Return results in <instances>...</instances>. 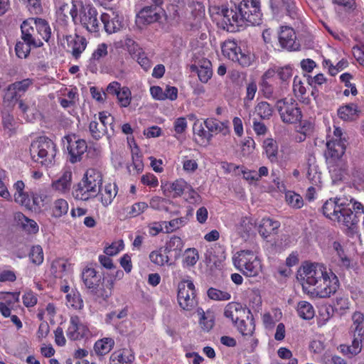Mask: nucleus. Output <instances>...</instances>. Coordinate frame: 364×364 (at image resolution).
Masks as SVG:
<instances>
[{
    "mask_svg": "<svg viewBox=\"0 0 364 364\" xmlns=\"http://www.w3.org/2000/svg\"><path fill=\"white\" fill-rule=\"evenodd\" d=\"M302 289L310 298L328 299L340 287L337 275L322 263L304 262L297 272Z\"/></svg>",
    "mask_w": 364,
    "mask_h": 364,
    "instance_id": "1",
    "label": "nucleus"
},
{
    "mask_svg": "<svg viewBox=\"0 0 364 364\" xmlns=\"http://www.w3.org/2000/svg\"><path fill=\"white\" fill-rule=\"evenodd\" d=\"M209 11L217 26L229 32H234L240 27L259 24L262 17L259 0H243L230 9L224 5L213 6Z\"/></svg>",
    "mask_w": 364,
    "mask_h": 364,
    "instance_id": "2",
    "label": "nucleus"
},
{
    "mask_svg": "<svg viewBox=\"0 0 364 364\" xmlns=\"http://www.w3.org/2000/svg\"><path fill=\"white\" fill-rule=\"evenodd\" d=\"M352 209L363 210V205L346 198H334L327 200L323 207V213L329 220L337 222L342 228L353 230L358 220Z\"/></svg>",
    "mask_w": 364,
    "mask_h": 364,
    "instance_id": "3",
    "label": "nucleus"
},
{
    "mask_svg": "<svg viewBox=\"0 0 364 364\" xmlns=\"http://www.w3.org/2000/svg\"><path fill=\"white\" fill-rule=\"evenodd\" d=\"M87 0H73L70 14L75 25H80L88 32H98L101 26L96 9Z\"/></svg>",
    "mask_w": 364,
    "mask_h": 364,
    "instance_id": "4",
    "label": "nucleus"
},
{
    "mask_svg": "<svg viewBox=\"0 0 364 364\" xmlns=\"http://www.w3.org/2000/svg\"><path fill=\"white\" fill-rule=\"evenodd\" d=\"M29 153L33 161L48 167L55 162L57 148L50 139L46 136H41L32 140Z\"/></svg>",
    "mask_w": 364,
    "mask_h": 364,
    "instance_id": "5",
    "label": "nucleus"
},
{
    "mask_svg": "<svg viewBox=\"0 0 364 364\" xmlns=\"http://www.w3.org/2000/svg\"><path fill=\"white\" fill-rule=\"evenodd\" d=\"M102 183V175L99 170L87 169L74 191V197L77 200H87L97 195Z\"/></svg>",
    "mask_w": 364,
    "mask_h": 364,
    "instance_id": "6",
    "label": "nucleus"
},
{
    "mask_svg": "<svg viewBox=\"0 0 364 364\" xmlns=\"http://www.w3.org/2000/svg\"><path fill=\"white\" fill-rule=\"evenodd\" d=\"M232 262L235 267L247 277H256L262 271V262L256 250L237 252L232 257Z\"/></svg>",
    "mask_w": 364,
    "mask_h": 364,
    "instance_id": "7",
    "label": "nucleus"
},
{
    "mask_svg": "<svg viewBox=\"0 0 364 364\" xmlns=\"http://www.w3.org/2000/svg\"><path fill=\"white\" fill-rule=\"evenodd\" d=\"M222 52L229 60L237 62L243 67L250 66L254 60V55L247 50H242L235 41L228 40L222 46Z\"/></svg>",
    "mask_w": 364,
    "mask_h": 364,
    "instance_id": "8",
    "label": "nucleus"
},
{
    "mask_svg": "<svg viewBox=\"0 0 364 364\" xmlns=\"http://www.w3.org/2000/svg\"><path fill=\"white\" fill-rule=\"evenodd\" d=\"M326 147L325 155L329 162L339 159L344 154L345 139L342 138V131L339 127L334 128L333 136H328Z\"/></svg>",
    "mask_w": 364,
    "mask_h": 364,
    "instance_id": "9",
    "label": "nucleus"
},
{
    "mask_svg": "<svg viewBox=\"0 0 364 364\" xmlns=\"http://www.w3.org/2000/svg\"><path fill=\"white\" fill-rule=\"evenodd\" d=\"M178 302L181 309L191 311L197 305L195 286L191 280H183L178 284Z\"/></svg>",
    "mask_w": 364,
    "mask_h": 364,
    "instance_id": "10",
    "label": "nucleus"
},
{
    "mask_svg": "<svg viewBox=\"0 0 364 364\" xmlns=\"http://www.w3.org/2000/svg\"><path fill=\"white\" fill-rule=\"evenodd\" d=\"M277 108L282 121L285 123H296L301 118V112L297 103L291 98L279 100Z\"/></svg>",
    "mask_w": 364,
    "mask_h": 364,
    "instance_id": "11",
    "label": "nucleus"
},
{
    "mask_svg": "<svg viewBox=\"0 0 364 364\" xmlns=\"http://www.w3.org/2000/svg\"><path fill=\"white\" fill-rule=\"evenodd\" d=\"M63 143L66 145L70 156V161L73 164L80 161L82 156L87 151V143L75 134L65 136Z\"/></svg>",
    "mask_w": 364,
    "mask_h": 364,
    "instance_id": "12",
    "label": "nucleus"
},
{
    "mask_svg": "<svg viewBox=\"0 0 364 364\" xmlns=\"http://www.w3.org/2000/svg\"><path fill=\"white\" fill-rule=\"evenodd\" d=\"M66 336L70 341H81L92 336L88 326L83 323L77 316H70Z\"/></svg>",
    "mask_w": 364,
    "mask_h": 364,
    "instance_id": "13",
    "label": "nucleus"
},
{
    "mask_svg": "<svg viewBox=\"0 0 364 364\" xmlns=\"http://www.w3.org/2000/svg\"><path fill=\"white\" fill-rule=\"evenodd\" d=\"M73 183V173L70 168H63L55 179L51 182V189L60 194L67 195L70 193Z\"/></svg>",
    "mask_w": 364,
    "mask_h": 364,
    "instance_id": "14",
    "label": "nucleus"
},
{
    "mask_svg": "<svg viewBox=\"0 0 364 364\" xmlns=\"http://www.w3.org/2000/svg\"><path fill=\"white\" fill-rule=\"evenodd\" d=\"M21 38L25 42L33 44V47H41L43 43L41 39L36 36V18H30L25 20L21 26Z\"/></svg>",
    "mask_w": 364,
    "mask_h": 364,
    "instance_id": "15",
    "label": "nucleus"
},
{
    "mask_svg": "<svg viewBox=\"0 0 364 364\" xmlns=\"http://www.w3.org/2000/svg\"><path fill=\"white\" fill-rule=\"evenodd\" d=\"M278 41L283 49L289 51L296 50L299 48L296 42V36L294 30L289 26H281L278 33Z\"/></svg>",
    "mask_w": 364,
    "mask_h": 364,
    "instance_id": "16",
    "label": "nucleus"
},
{
    "mask_svg": "<svg viewBox=\"0 0 364 364\" xmlns=\"http://www.w3.org/2000/svg\"><path fill=\"white\" fill-rule=\"evenodd\" d=\"M161 10L157 6H145L136 15V22L139 26L158 21L161 16Z\"/></svg>",
    "mask_w": 364,
    "mask_h": 364,
    "instance_id": "17",
    "label": "nucleus"
},
{
    "mask_svg": "<svg viewBox=\"0 0 364 364\" xmlns=\"http://www.w3.org/2000/svg\"><path fill=\"white\" fill-rule=\"evenodd\" d=\"M271 8L275 15L285 11L293 19L299 16L294 0H271Z\"/></svg>",
    "mask_w": 364,
    "mask_h": 364,
    "instance_id": "18",
    "label": "nucleus"
},
{
    "mask_svg": "<svg viewBox=\"0 0 364 364\" xmlns=\"http://www.w3.org/2000/svg\"><path fill=\"white\" fill-rule=\"evenodd\" d=\"M100 18L108 33H115L123 27L122 18L113 11H111V14L103 13Z\"/></svg>",
    "mask_w": 364,
    "mask_h": 364,
    "instance_id": "19",
    "label": "nucleus"
},
{
    "mask_svg": "<svg viewBox=\"0 0 364 364\" xmlns=\"http://www.w3.org/2000/svg\"><path fill=\"white\" fill-rule=\"evenodd\" d=\"M246 313H250V311H247L241 304L237 302H230L224 309V316L235 324L244 318Z\"/></svg>",
    "mask_w": 364,
    "mask_h": 364,
    "instance_id": "20",
    "label": "nucleus"
},
{
    "mask_svg": "<svg viewBox=\"0 0 364 364\" xmlns=\"http://www.w3.org/2000/svg\"><path fill=\"white\" fill-rule=\"evenodd\" d=\"M18 107L24 118L28 122H32L40 116L36 100L32 98L19 100Z\"/></svg>",
    "mask_w": 364,
    "mask_h": 364,
    "instance_id": "21",
    "label": "nucleus"
},
{
    "mask_svg": "<svg viewBox=\"0 0 364 364\" xmlns=\"http://www.w3.org/2000/svg\"><path fill=\"white\" fill-rule=\"evenodd\" d=\"M68 47L70 49L73 55L75 58H78L81 53L85 50L87 47V41L85 38L75 36H67L65 37Z\"/></svg>",
    "mask_w": 364,
    "mask_h": 364,
    "instance_id": "22",
    "label": "nucleus"
},
{
    "mask_svg": "<svg viewBox=\"0 0 364 364\" xmlns=\"http://www.w3.org/2000/svg\"><path fill=\"white\" fill-rule=\"evenodd\" d=\"M50 271L55 277H63L73 272V264L67 259L58 258L52 262Z\"/></svg>",
    "mask_w": 364,
    "mask_h": 364,
    "instance_id": "23",
    "label": "nucleus"
},
{
    "mask_svg": "<svg viewBox=\"0 0 364 364\" xmlns=\"http://www.w3.org/2000/svg\"><path fill=\"white\" fill-rule=\"evenodd\" d=\"M280 227V223L269 217L263 218L257 225V230L259 235L267 238L274 233Z\"/></svg>",
    "mask_w": 364,
    "mask_h": 364,
    "instance_id": "24",
    "label": "nucleus"
},
{
    "mask_svg": "<svg viewBox=\"0 0 364 364\" xmlns=\"http://www.w3.org/2000/svg\"><path fill=\"white\" fill-rule=\"evenodd\" d=\"M25 183L21 180L17 181L14 183V200L20 205L29 207L31 200L28 193L25 191Z\"/></svg>",
    "mask_w": 364,
    "mask_h": 364,
    "instance_id": "25",
    "label": "nucleus"
},
{
    "mask_svg": "<svg viewBox=\"0 0 364 364\" xmlns=\"http://www.w3.org/2000/svg\"><path fill=\"white\" fill-rule=\"evenodd\" d=\"M114 46L116 49L122 48L127 51L129 55L135 58V55L141 52L142 49L139 44L129 36H126L123 39L114 43Z\"/></svg>",
    "mask_w": 364,
    "mask_h": 364,
    "instance_id": "26",
    "label": "nucleus"
},
{
    "mask_svg": "<svg viewBox=\"0 0 364 364\" xmlns=\"http://www.w3.org/2000/svg\"><path fill=\"white\" fill-rule=\"evenodd\" d=\"M350 332L353 336L364 338V314L358 311L351 315Z\"/></svg>",
    "mask_w": 364,
    "mask_h": 364,
    "instance_id": "27",
    "label": "nucleus"
},
{
    "mask_svg": "<svg viewBox=\"0 0 364 364\" xmlns=\"http://www.w3.org/2000/svg\"><path fill=\"white\" fill-rule=\"evenodd\" d=\"M59 102L63 108L73 107L77 99V89L75 87H64L59 91Z\"/></svg>",
    "mask_w": 364,
    "mask_h": 364,
    "instance_id": "28",
    "label": "nucleus"
},
{
    "mask_svg": "<svg viewBox=\"0 0 364 364\" xmlns=\"http://www.w3.org/2000/svg\"><path fill=\"white\" fill-rule=\"evenodd\" d=\"M117 194V186L115 183L106 184L99 192L100 200L103 206H109Z\"/></svg>",
    "mask_w": 364,
    "mask_h": 364,
    "instance_id": "29",
    "label": "nucleus"
},
{
    "mask_svg": "<svg viewBox=\"0 0 364 364\" xmlns=\"http://www.w3.org/2000/svg\"><path fill=\"white\" fill-rule=\"evenodd\" d=\"M262 149L264 154L270 162L277 161L279 147L276 140L272 138L265 139L262 142Z\"/></svg>",
    "mask_w": 364,
    "mask_h": 364,
    "instance_id": "30",
    "label": "nucleus"
},
{
    "mask_svg": "<svg viewBox=\"0 0 364 364\" xmlns=\"http://www.w3.org/2000/svg\"><path fill=\"white\" fill-rule=\"evenodd\" d=\"M14 219L17 224L20 225L26 232L28 233L38 232L39 228L36 222L33 220L28 218L22 213H16L14 214Z\"/></svg>",
    "mask_w": 364,
    "mask_h": 364,
    "instance_id": "31",
    "label": "nucleus"
},
{
    "mask_svg": "<svg viewBox=\"0 0 364 364\" xmlns=\"http://www.w3.org/2000/svg\"><path fill=\"white\" fill-rule=\"evenodd\" d=\"M81 279L87 289H95L98 285L99 279L97 277V272L92 267L87 266L83 268Z\"/></svg>",
    "mask_w": 364,
    "mask_h": 364,
    "instance_id": "32",
    "label": "nucleus"
},
{
    "mask_svg": "<svg viewBox=\"0 0 364 364\" xmlns=\"http://www.w3.org/2000/svg\"><path fill=\"white\" fill-rule=\"evenodd\" d=\"M257 226L255 220L251 217H245L241 219L236 230L242 237H245L253 234Z\"/></svg>",
    "mask_w": 364,
    "mask_h": 364,
    "instance_id": "33",
    "label": "nucleus"
},
{
    "mask_svg": "<svg viewBox=\"0 0 364 364\" xmlns=\"http://www.w3.org/2000/svg\"><path fill=\"white\" fill-rule=\"evenodd\" d=\"M8 296L10 298L6 297L4 300L0 301V313L5 318L11 316L14 304L19 301L20 293H9Z\"/></svg>",
    "mask_w": 364,
    "mask_h": 364,
    "instance_id": "34",
    "label": "nucleus"
},
{
    "mask_svg": "<svg viewBox=\"0 0 364 364\" xmlns=\"http://www.w3.org/2000/svg\"><path fill=\"white\" fill-rule=\"evenodd\" d=\"M69 210V204L65 199H55L50 205V215L54 218H60L66 215Z\"/></svg>",
    "mask_w": 364,
    "mask_h": 364,
    "instance_id": "35",
    "label": "nucleus"
},
{
    "mask_svg": "<svg viewBox=\"0 0 364 364\" xmlns=\"http://www.w3.org/2000/svg\"><path fill=\"white\" fill-rule=\"evenodd\" d=\"M204 124L209 132L213 134L223 133L226 134L229 132L228 122H220L214 118H208L204 121Z\"/></svg>",
    "mask_w": 364,
    "mask_h": 364,
    "instance_id": "36",
    "label": "nucleus"
},
{
    "mask_svg": "<svg viewBox=\"0 0 364 364\" xmlns=\"http://www.w3.org/2000/svg\"><path fill=\"white\" fill-rule=\"evenodd\" d=\"M114 346V341L112 338H103L95 343L93 350L97 356H103L109 353Z\"/></svg>",
    "mask_w": 364,
    "mask_h": 364,
    "instance_id": "37",
    "label": "nucleus"
},
{
    "mask_svg": "<svg viewBox=\"0 0 364 364\" xmlns=\"http://www.w3.org/2000/svg\"><path fill=\"white\" fill-rule=\"evenodd\" d=\"M197 313L199 316V324L205 331H210L215 324V316L210 311L205 312L202 309H198Z\"/></svg>",
    "mask_w": 364,
    "mask_h": 364,
    "instance_id": "38",
    "label": "nucleus"
},
{
    "mask_svg": "<svg viewBox=\"0 0 364 364\" xmlns=\"http://www.w3.org/2000/svg\"><path fill=\"white\" fill-rule=\"evenodd\" d=\"M358 109L355 104H348L341 107L338 110V117L344 121H351L358 116Z\"/></svg>",
    "mask_w": 364,
    "mask_h": 364,
    "instance_id": "39",
    "label": "nucleus"
},
{
    "mask_svg": "<svg viewBox=\"0 0 364 364\" xmlns=\"http://www.w3.org/2000/svg\"><path fill=\"white\" fill-rule=\"evenodd\" d=\"M197 73L199 80L206 83L212 77V65L210 60L203 59L199 62L197 66Z\"/></svg>",
    "mask_w": 364,
    "mask_h": 364,
    "instance_id": "40",
    "label": "nucleus"
},
{
    "mask_svg": "<svg viewBox=\"0 0 364 364\" xmlns=\"http://www.w3.org/2000/svg\"><path fill=\"white\" fill-rule=\"evenodd\" d=\"M36 36H38L41 41L48 42L51 36V29L48 23L44 19L36 18Z\"/></svg>",
    "mask_w": 364,
    "mask_h": 364,
    "instance_id": "41",
    "label": "nucleus"
},
{
    "mask_svg": "<svg viewBox=\"0 0 364 364\" xmlns=\"http://www.w3.org/2000/svg\"><path fill=\"white\" fill-rule=\"evenodd\" d=\"M350 308V301L346 295H338L333 301V309L342 316L347 313Z\"/></svg>",
    "mask_w": 364,
    "mask_h": 364,
    "instance_id": "42",
    "label": "nucleus"
},
{
    "mask_svg": "<svg viewBox=\"0 0 364 364\" xmlns=\"http://www.w3.org/2000/svg\"><path fill=\"white\" fill-rule=\"evenodd\" d=\"M188 218L184 216L172 219L170 221H163L165 232L171 233L181 229L188 224Z\"/></svg>",
    "mask_w": 364,
    "mask_h": 364,
    "instance_id": "43",
    "label": "nucleus"
},
{
    "mask_svg": "<svg viewBox=\"0 0 364 364\" xmlns=\"http://www.w3.org/2000/svg\"><path fill=\"white\" fill-rule=\"evenodd\" d=\"M296 310L299 316L305 320H310L313 318L315 315L314 306L306 301L299 302Z\"/></svg>",
    "mask_w": 364,
    "mask_h": 364,
    "instance_id": "44",
    "label": "nucleus"
},
{
    "mask_svg": "<svg viewBox=\"0 0 364 364\" xmlns=\"http://www.w3.org/2000/svg\"><path fill=\"white\" fill-rule=\"evenodd\" d=\"M254 113L262 119H269L273 114V109L267 102H259L255 107Z\"/></svg>",
    "mask_w": 364,
    "mask_h": 364,
    "instance_id": "45",
    "label": "nucleus"
},
{
    "mask_svg": "<svg viewBox=\"0 0 364 364\" xmlns=\"http://www.w3.org/2000/svg\"><path fill=\"white\" fill-rule=\"evenodd\" d=\"M66 305L68 308L80 310L83 306V301L78 292L72 291L66 295Z\"/></svg>",
    "mask_w": 364,
    "mask_h": 364,
    "instance_id": "46",
    "label": "nucleus"
},
{
    "mask_svg": "<svg viewBox=\"0 0 364 364\" xmlns=\"http://www.w3.org/2000/svg\"><path fill=\"white\" fill-rule=\"evenodd\" d=\"M149 259L153 264L160 267L168 264L169 261L168 256L163 253L161 249L151 252L149 254Z\"/></svg>",
    "mask_w": 364,
    "mask_h": 364,
    "instance_id": "47",
    "label": "nucleus"
},
{
    "mask_svg": "<svg viewBox=\"0 0 364 364\" xmlns=\"http://www.w3.org/2000/svg\"><path fill=\"white\" fill-rule=\"evenodd\" d=\"M285 199L287 204L293 208L299 209L304 205L302 197L294 191H286Z\"/></svg>",
    "mask_w": 364,
    "mask_h": 364,
    "instance_id": "48",
    "label": "nucleus"
},
{
    "mask_svg": "<svg viewBox=\"0 0 364 364\" xmlns=\"http://www.w3.org/2000/svg\"><path fill=\"white\" fill-rule=\"evenodd\" d=\"M89 131L92 137L95 139H99L107 134L105 128H104L103 125L100 124L96 116H95V119L90 122Z\"/></svg>",
    "mask_w": 364,
    "mask_h": 364,
    "instance_id": "49",
    "label": "nucleus"
},
{
    "mask_svg": "<svg viewBox=\"0 0 364 364\" xmlns=\"http://www.w3.org/2000/svg\"><path fill=\"white\" fill-rule=\"evenodd\" d=\"M334 310L330 306H321L318 311L317 323L319 326H324L333 316Z\"/></svg>",
    "mask_w": 364,
    "mask_h": 364,
    "instance_id": "50",
    "label": "nucleus"
},
{
    "mask_svg": "<svg viewBox=\"0 0 364 364\" xmlns=\"http://www.w3.org/2000/svg\"><path fill=\"white\" fill-rule=\"evenodd\" d=\"M173 127L174 130V137L178 138L183 135L187 130L188 122L186 117H180L173 121Z\"/></svg>",
    "mask_w": 364,
    "mask_h": 364,
    "instance_id": "51",
    "label": "nucleus"
},
{
    "mask_svg": "<svg viewBox=\"0 0 364 364\" xmlns=\"http://www.w3.org/2000/svg\"><path fill=\"white\" fill-rule=\"evenodd\" d=\"M149 205L145 202H136L127 208V215L130 218H135L144 213Z\"/></svg>",
    "mask_w": 364,
    "mask_h": 364,
    "instance_id": "52",
    "label": "nucleus"
},
{
    "mask_svg": "<svg viewBox=\"0 0 364 364\" xmlns=\"http://www.w3.org/2000/svg\"><path fill=\"white\" fill-rule=\"evenodd\" d=\"M118 102L122 107H127L132 101V93L129 87H122L117 95Z\"/></svg>",
    "mask_w": 364,
    "mask_h": 364,
    "instance_id": "53",
    "label": "nucleus"
},
{
    "mask_svg": "<svg viewBox=\"0 0 364 364\" xmlns=\"http://www.w3.org/2000/svg\"><path fill=\"white\" fill-rule=\"evenodd\" d=\"M332 247L340 258L341 265L345 267H348L350 266V261L349 258L346 255L341 243L338 241H334L332 244Z\"/></svg>",
    "mask_w": 364,
    "mask_h": 364,
    "instance_id": "54",
    "label": "nucleus"
},
{
    "mask_svg": "<svg viewBox=\"0 0 364 364\" xmlns=\"http://www.w3.org/2000/svg\"><path fill=\"white\" fill-rule=\"evenodd\" d=\"M208 296L215 301H228L231 299V294L229 292L215 288H210L208 290Z\"/></svg>",
    "mask_w": 364,
    "mask_h": 364,
    "instance_id": "55",
    "label": "nucleus"
},
{
    "mask_svg": "<svg viewBox=\"0 0 364 364\" xmlns=\"http://www.w3.org/2000/svg\"><path fill=\"white\" fill-rule=\"evenodd\" d=\"M199 259L198 252L195 248H188L185 251L183 264L187 267L194 266Z\"/></svg>",
    "mask_w": 364,
    "mask_h": 364,
    "instance_id": "56",
    "label": "nucleus"
},
{
    "mask_svg": "<svg viewBox=\"0 0 364 364\" xmlns=\"http://www.w3.org/2000/svg\"><path fill=\"white\" fill-rule=\"evenodd\" d=\"M29 257L33 264H41L44 259L43 248L40 245L33 246L31 250Z\"/></svg>",
    "mask_w": 364,
    "mask_h": 364,
    "instance_id": "57",
    "label": "nucleus"
},
{
    "mask_svg": "<svg viewBox=\"0 0 364 364\" xmlns=\"http://www.w3.org/2000/svg\"><path fill=\"white\" fill-rule=\"evenodd\" d=\"M238 331L242 336H252L255 331V324L252 321L246 323L243 318H241L237 323H235Z\"/></svg>",
    "mask_w": 364,
    "mask_h": 364,
    "instance_id": "58",
    "label": "nucleus"
},
{
    "mask_svg": "<svg viewBox=\"0 0 364 364\" xmlns=\"http://www.w3.org/2000/svg\"><path fill=\"white\" fill-rule=\"evenodd\" d=\"M31 46L33 44L23 41L17 42L15 46L16 55L19 58H26L30 53Z\"/></svg>",
    "mask_w": 364,
    "mask_h": 364,
    "instance_id": "59",
    "label": "nucleus"
},
{
    "mask_svg": "<svg viewBox=\"0 0 364 364\" xmlns=\"http://www.w3.org/2000/svg\"><path fill=\"white\" fill-rule=\"evenodd\" d=\"M307 177L313 186H317L318 188L321 187V173L318 171L316 166H309Z\"/></svg>",
    "mask_w": 364,
    "mask_h": 364,
    "instance_id": "60",
    "label": "nucleus"
},
{
    "mask_svg": "<svg viewBox=\"0 0 364 364\" xmlns=\"http://www.w3.org/2000/svg\"><path fill=\"white\" fill-rule=\"evenodd\" d=\"M184 244L180 237L173 236L166 243V250L168 252H180L183 248Z\"/></svg>",
    "mask_w": 364,
    "mask_h": 364,
    "instance_id": "61",
    "label": "nucleus"
},
{
    "mask_svg": "<svg viewBox=\"0 0 364 364\" xmlns=\"http://www.w3.org/2000/svg\"><path fill=\"white\" fill-rule=\"evenodd\" d=\"M124 248V244L122 240H118L113 242L109 246L105 248L104 252L108 256H114L122 251Z\"/></svg>",
    "mask_w": 364,
    "mask_h": 364,
    "instance_id": "62",
    "label": "nucleus"
},
{
    "mask_svg": "<svg viewBox=\"0 0 364 364\" xmlns=\"http://www.w3.org/2000/svg\"><path fill=\"white\" fill-rule=\"evenodd\" d=\"M275 70H277V79L282 82L289 80L293 75L292 67L289 65L283 67L275 66Z\"/></svg>",
    "mask_w": 364,
    "mask_h": 364,
    "instance_id": "63",
    "label": "nucleus"
},
{
    "mask_svg": "<svg viewBox=\"0 0 364 364\" xmlns=\"http://www.w3.org/2000/svg\"><path fill=\"white\" fill-rule=\"evenodd\" d=\"M132 355H126L125 352H117L111 356V364H127L132 362Z\"/></svg>",
    "mask_w": 364,
    "mask_h": 364,
    "instance_id": "64",
    "label": "nucleus"
}]
</instances>
